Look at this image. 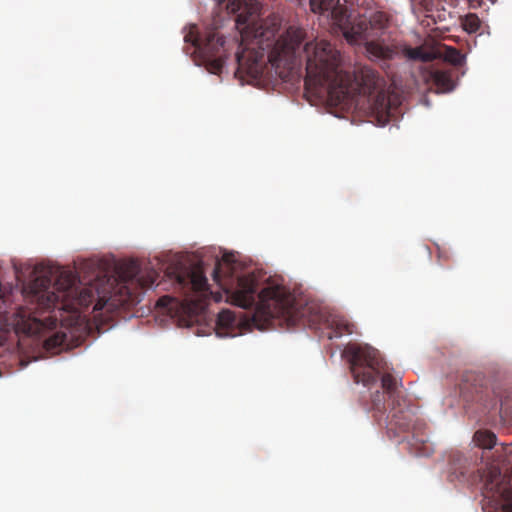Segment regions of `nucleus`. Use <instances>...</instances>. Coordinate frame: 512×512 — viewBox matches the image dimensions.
I'll use <instances>...</instances> for the list:
<instances>
[{"label": "nucleus", "instance_id": "412c9836", "mask_svg": "<svg viewBox=\"0 0 512 512\" xmlns=\"http://www.w3.org/2000/svg\"><path fill=\"white\" fill-rule=\"evenodd\" d=\"M438 258H439L440 260H441V259H443V260H448V258H449V257H448V255H447L446 253L439 251V253H438Z\"/></svg>", "mask_w": 512, "mask_h": 512}, {"label": "nucleus", "instance_id": "0eeeda50", "mask_svg": "<svg viewBox=\"0 0 512 512\" xmlns=\"http://www.w3.org/2000/svg\"><path fill=\"white\" fill-rule=\"evenodd\" d=\"M186 43H191L200 64L213 74H219L227 59L225 39L216 32H209L205 39L199 37L195 26L184 36Z\"/></svg>", "mask_w": 512, "mask_h": 512}, {"label": "nucleus", "instance_id": "2eb2a0df", "mask_svg": "<svg viewBox=\"0 0 512 512\" xmlns=\"http://www.w3.org/2000/svg\"><path fill=\"white\" fill-rule=\"evenodd\" d=\"M500 407L499 414L502 420L512 425V399H510L509 395H506L504 398H500Z\"/></svg>", "mask_w": 512, "mask_h": 512}, {"label": "nucleus", "instance_id": "1a4fd4ad", "mask_svg": "<svg viewBox=\"0 0 512 512\" xmlns=\"http://www.w3.org/2000/svg\"><path fill=\"white\" fill-rule=\"evenodd\" d=\"M387 419L386 427L395 436L411 433L413 445L425 444L427 441L425 435L426 424L416 415L414 408L410 406L402 407L401 405L394 406L391 408Z\"/></svg>", "mask_w": 512, "mask_h": 512}, {"label": "nucleus", "instance_id": "f257e3e1", "mask_svg": "<svg viewBox=\"0 0 512 512\" xmlns=\"http://www.w3.org/2000/svg\"><path fill=\"white\" fill-rule=\"evenodd\" d=\"M39 271L40 265L34 262V346L40 344L41 336H45L41 343L52 354L70 347L71 331L68 334L62 326L60 330L52 332L57 326V315L41 319L35 316L36 310L57 309L62 322L65 319L61 312H68L72 317L70 324H76L81 320L82 311L93 302V312L105 307L114 309L133 304L137 299L133 288H151L159 277L157 270L151 267L142 269L136 260L124 265L119 280L96 274L87 283H82L72 270L63 268H51L49 276L41 279L36 277Z\"/></svg>", "mask_w": 512, "mask_h": 512}, {"label": "nucleus", "instance_id": "7ed1b4c3", "mask_svg": "<svg viewBox=\"0 0 512 512\" xmlns=\"http://www.w3.org/2000/svg\"><path fill=\"white\" fill-rule=\"evenodd\" d=\"M213 279L225 292L227 301L244 309L255 307L254 321L272 324L274 320H279L280 324L285 323L288 327L298 324L316 327L325 321L330 329L329 339L353 333L354 325L345 317L330 315L326 318L315 304L300 305L282 285L268 284L258 292L254 274L239 276L235 283L228 285L221 279V263L217 262Z\"/></svg>", "mask_w": 512, "mask_h": 512}, {"label": "nucleus", "instance_id": "6e6552de", "mask_svg": "<svg viewBox=\"0 0 512 512\" xmlns=\"http://www.w3.org/2000/svg\"><path fill=\"white\" fill-rule=\"evenodd\" d=\"M12 336L17 338L19 352L24 354L20 359V365L27 367L31 362L29 353L25 354V348H29L32 342V311L26 308H20L13 315L11 322L4 327H0V347H5Z\"/></svg>", "mask_w": 512, "mask_h": 512}, {"label": "nucleus", "instance_id": "f03ea898", "mask_svg": "<svg viewBox=\"0 0 512 512\" xmlns=\"http://www.w3.org/2000/svg\"><path fill=\"white\" fill-rule=\"evenodd\" d=\"M305 85L324 89L331 101L342 104L354 94H368V112L379 126H385L392 114L384 80L369 66H357L352 73L341 67L340 52L328 41H311L304 46Z\"/></svg>", "mask_w": 512, "mask_h": 512}, {"label": "nucleus", "instance_id": "b1692460", "mask_svg": "<svg viewBox=\"0 0 512 512\" xmlns=\"http://www.w3.org/2000/svg\"><path fill=\"white\" fill-rule=\"evenodd\" d=\"M91 266H92V264H91V263H89V262H85V263L83 264V266H82V268H81V269L90 268Z\"/></svg>", "mask_w": 512, "mask_h": 512}, {"label": "nucleus", "instance_id": "393cba45", "mask_svg": "<svg viewBox=\"0 0 512 512\" xmlns=\"http://www.w3.org/2000/svg\"><path fill=\"white\" fill-rule=\"evenodd\" d=\"M220 299H221L220 295L215 297V301H219Z\"/></svg>", "mask_w": 512, "mask_h": 512}, {"label": "nucleus", "instance_id": "aec40b11", "mask_svg": "<svg viewBox=\"0 0 512 512\" xmlns=\"http://www.w3.org/2000/svg\"><path fill=\"white\" fill-rule=\"evenodd\" d=\"M3 304H4V302H2V303L0 304V321H1V320H4V321H6V322H7V321H8V318L6 317V310H5V308L3 307Z\"/></svg>", "mask_w": 512, "mask_h": 512}, {"label": "nucleus", "instance_id": "a211bd4d", "mask_svg": "<svg viewBox=\"0 0 512 512\" xmlns=\"http://www.w3.org/2000/svg\"><path fill=\"white\" fill-rule=\"evenodd\" d=\"M464 384L463 386L461 387V390L462 391H468V387L466 385V383L468 382H481L482 381V377L480 374H477V373H474V372H467L464 374Z\"/></svg>", "mask_w": 512, "mask_h": 512}, {"label": "nucleus", "instance_id": "ddd939ff", "mask_svg": "<svg viewBox=\"0 0 512 512\" xmlns=\"http://www.w3.org/2000/svg\"><path fill=\"white\" fill-rule=\"evenodd\" d=\"M496 440V435L487 430H479L474 434V442L484 449H491L496 444Z\"/></svg>", "mask_w": 512, "mask_h": 512}, {"label": "nucleus", "instance_id": "f3484780", "mask_svg": "<svg viewBox=\"0 0 512 512\" xmlns=\"http://www.w3.org/2000/svg\"><path fill=\"white\" fill-rule=\"evenodd\" d=\"M444 58L453 65H461L464 60V56L453 47H448L446 49Z\"/></svg>", "mask_w": 512, "mask_h": 512}, {"label": "nucleus", "instance_id": "4be33fe9", "mask_svg": "<svg viewBox=\"0 0 512 512\" xmlns=\"http://www.w3.org/2000/svg\"><path fill=\"white\" fill-rule=\"evenodd\" d=\"M223 260H224V262H226V263H228V264H231V263L233 262V260H232V255H225V256L223 257Z\"/></svg>", "mask_w": 512, "mask_h": 512}, {"label": "nucleus", "instance_id": "4468645a", "mask_svg": "<svg viewBox=\"0 0 512 512\" xmlns=\"http://www.w3.org/2000/svg\"><path fill=\"white\" fill-rule=\"evenodd\" d=\"M190 283L192 289L196 292H205L208 290L207 278L200 269H194L191 271Z\"/></svg>", "mask_w": 512, "mask_h": 512}, {"label": "nucleus", "instance_id": "423d86ee", "mask_svg": "<svg viewBox=\"0 0 512 512\" xmlns=\"http://www.w3.org/2000/svg\"><path fill=\"white\" fill-rule=\"evenodd\" d=\"M345 353L349 357L350 370L356 383L370 386L381 377L383 391L377 390L371 396L370 404L365 406L380 423L386 412V395L392 401L393 407L400 406L401 382L391 373L384 371L383 359L377 349L369 345L353 344L346 348Z\"/></svg>", "mask_w": 512, "mask_h": 512}, {"label": "nucleus", "instance_id": "f8f14e48", "mask_svg": "<svg viewBox=\"0 0 512 512\" xmlns=\"http://www.w3.org/2000/svg\"><path fill=\"white\" fill-rule=\"evenodd\" d=\"M429 78L436 86L438 92H449L454 87L451 73L448 70H433L430 72Z\"/></svg>", "mask_w": 512, "mask_h": 512}, {"label": "nucleus", "instance_id": "dca6fc26", "mask_svg": "<svg viewBox=\"0 0 512 512\" xmlns=\"http://www.w3.org/2000/svg\"><path fill=\"white\" fill-rule=\"evenodd\" d=\"M462 26L465 31H467L469 33H475L476 31L479 30V28L481 26V22L476 14L470 13L465 16V18L462 22Z\"/></svg>", "mask_w": 512, "mask_h": 512}, {"label": "nucleus", "instance_id": "39448f33", "mask_svg": "<svg viewBox=\"0 0 512 512\" xmlns=\"http://www.w3.org/2000/svg\"><path fill=\"white\" fill-rule=\"evenodd\" d=\"M339 0H310V8L314 13H329L333 24L350 44H363L367 56L371 60H392L403 56L408 60L423 62L432 59L431 54L421 47L412 48L396 41L386 42L382 37L386 19L382 14L366 20L351 19L346 10L340 7Z\"/></svg>", "mask_w": 512, "mask_h": 512}, {"label": "nucleus", "instance_id": "9b49d317", "mask_svg": "<svg viewBox=\"0 0 512 512\" xmlns=\"http://www.w3.org/2000/svg\"><path fill=\"white\" fill-rule=\"evenodd\" d=\"M239 325L240 321L232 311L222 310L216 320V335L219 337H234L237 335Z\"/></svg>", "mask_w": 512, "mask_h": 512}, {"label": "nucleus", "instance_id": "6ab92c4d", "mask_svg": "<svg viewBox=\"0 0 512 512\" xmlns=\"http://www.w3.org/2000/svg\"><path fill=\"white\" fill-rule=\"evenodd\" d=\"M170 300L171 298L169 296H163L158 300L157 304L159 306H167Z\"/></svg>", "mask_w": 512, "mask_h": 512}, {"label": "nucleus", "instance_id": "5701e85b", "mask_svg": "<svg viewBox=\"0 0 512 512\" xmlns=\"http://www.w3.org/2000/svg\"><path fill=\"white\" fill-rule=\"evenodd\" d=\"M24 291H25L26 293H30V292L32 291V286H31V284H30V283H27V284H26V286H25V288H24Z\"/></svg>", "mask_w": 512, "mask_h": 512}, {"label": "nucleus", "instance_id": "20e7f679", "mask_svg": "<svg viewBox=\"0 0 512 512\" xmlns=\"http://www.w3.org/2000/svg\"><path fill=\"white\" fill-rule=\"evenodd\" d=\"M227 9L238 13L235 26L240 33V43L236 52L238 71L250 76L262 72L264 55L281 75L291 71L297 64V54L302 44L305 31L299 27H289L277 40L279 29L277 19H260L259 0H229Z\"/></svg>", "mask_w": 512, "mask_h": 512}, {"label": "nucleus", "instance_id": "9d476101", "mask_svg": "<svg viewBox=\"0 0 512 512\" xmlns=\"http://www.w3.org/2000/svg\"><path fill=\"white\" fill-rule=\"evenodd\" d=\"M501 472L497 468L490 470L486 487L494 494H497L502 502L503 512H512V486L508 483L505 486L501 485Z\"/></svg>", "mask_w": 512, "mask_h": 512}]
</instances>
